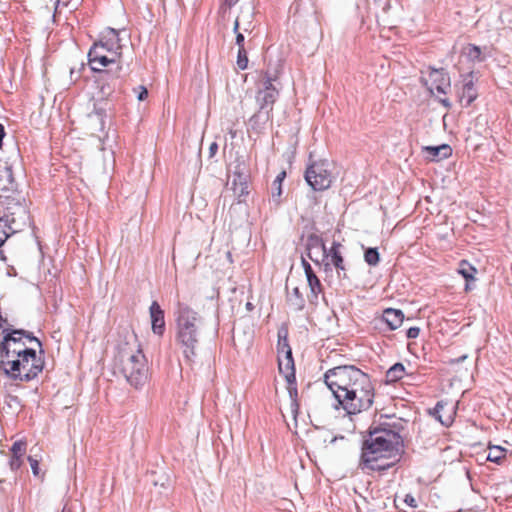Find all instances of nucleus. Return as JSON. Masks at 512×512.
<instances>
[{
    "mask_svg": "<svg viewBox=\"0 0 512 512\" xmlns=\"http://www.w3.org/2000/svg\"><path fill=\"white\" fill-rule=\"evenodd\" d=\"M324 382L348 416L369 410L375 398L370 376L355 365H339L327 370Z\"/></svg>",
    "mask_w": 512,
    "mask_h": 512,
    "instance_id": "1",
    "label": "nucleus"
},
{
    "mask_svg": "<svg viewBox=\"0 0 512 512\" xmlns=\"http://www.w3.org/2000/svg\"><path fill=\"white\" fill-rule=\"evenodd\" d=\"M175 343L188 363L194 362L201 344L204 317L191 306L177 302L174 310Z\"/></svg>",
    "mask_w": 512,
    "mask_h": 512,
    "instance_id": "2",
    "label": "nucleus"
},
{
    "mask_svg": "<svg viewBox=\"0 0 512 512\" xmlns=\"http://www.w3.org/2000/svg\"><path fill=\"white\" fill-rule=\"evenodd\" d=\"M403 443L401 436L390 429H375L362 445L361 462H372L375 456L400 457Z\"/></svg>",
    "mask_w": 512,
    "mask_h": 512,
    "instance_id": "3",
    "label": "nucleus"
},
{
    "mask_svg": "<svg viewBox=\"0 0 512 512\" xmlns=\"http://www.w3.org/2000/svg\"><path fill=\"white\" fill-rule=\"evenodd\" d=\"M121 374L136 389L142 388L148 379V366L140 348L136 351L122 349L117 357Z\"/></svg>",
    "mask_w": 512,
    "mask_h": 512,
    "instance_id": "4",
    "label": "nucleus"
},
{
    "mask_svg": "<svg viewBox=\"0 0 512 512\" xmlns=\"http://www.w3.org/2000/svg\"><path fill=\"white\" fill-rule=\"evenodd\" d=\"M5 375L10 379L21 382H29L35 379L42 372L44 363L37 356L34 349L12 360H6L0 364Z\"/></svg>",
    "mask_w": 512,
    "mask_h": 512,
    "instance_id": "5",
    "label": "nucleus"
},
{
    "mask_svg": "<svg viewBox=\"0 0 512 512\" xmlns=\"http://www.w3.org/2000/svg\"><path fill=\"white\" fill-rule=\"evenodd\" d=\"M97 49H90L88 52V61L91 70L99 72L100 76L98 81L103 82L101 91L103 94L109 95L116 88L120 87L121 81L119 80L120 66L116 67L115 71L103 70L102 67H106L108 64L116 62V56L108 57L107 55L97 54Z\"/></svg>",
    "mask_w": 512,
    "mask_h": 512,
    "instance_id": "6",
    "label": "nucleus"
},
{
    "mask_svg": "<svg viewBox=\"0 0 512 512\" xmlns=\"http://www.w3.org/2000/svg\"><path fill=\"white\" fill-rule=\"evenodd\" d=\"M332 163L326 159L315 161L305 171V180L314 191H324L330 188L334 181Z\"/></svg>",
    "mask_w": 512,
    "mask_h": 512,
    "instance_id": "7",
    "label": "nucleus"
},
{
    "mask_svg": "<svg viewBox=\"0 0 512 512\" xmlns=\"http://www.w3.org/2000/svg\"><path fill=\"white\" fill-rule=\"evenodd\" d=\"M3 339L0 342V364L6 360H12L16 357L27 353L30 348H27L25 343L20 339L17 334H24L23 329H3Z\"/></svg>",
    "mask_w": 512,
    "mask_h": 512,
    "instance_id": "8",
    "label": "nucleus"
},
{
    "mask_svg": "<svg viewBox=\"0 0 512 512\" xmlns=\"http://www.w3.org/2000/svg\"><path fill=\"white\" fill-rule=\"evenodd\" d=\"M231 185L234 191V194L238 197L239 202L242 197L248 195V179H249V170L246 165L245 159L243 156H238L235 159V162L231 166Z\"/></svg>",
    "mask_w": 512,
    "mask_h": 512,
    "instance_id": "9",
    "label": "nucleus"
},
{
    "mask_svg": "<svg viewBox=\"0 0 512 512\" xmlns=\"http://www.w3.org/2000/svg\"><path fill=\"white\" fill-rule=\"evenodd\" d=\"M274 78L266 74L263 80V88L256 94L258 108L273 111V105L278 98L279 92L273 85Z\"/></svg>",
    "mask_w": 512,
    "mask_h": 512,
    "instance_id": "10",
    "label": "nucleus"
},
{
    "mask_svg": "<svg viewBox=\"0 0 512 512\" xmlns=\"http://www.w3.org/2000/svg\"><path fill=\"white\" fill-rule=\"evenodd\" d=\"M424 85L431 93L436 91L440 94H446L451 86L449 74L443 68H430L429 77L424 80Z\"/></svg>",
    "mask_w": 512,
    "mask_h": 512,
    "instance_id": "11",
    "label": "nucleus"
},
{
    "mask_svg": "<svg viewBox=\"0 0 512 512\" xmlns=\"http://www.w3.org/2000/svg\"><path fill=\"white\" fill-rule=\"evenodd\" d=\"M307 256L313 262L319 264L320 258H328V250L323 242L321 236L317 234H310L306 239Z\"/></svg>",
    "mask_w": 512,
    "mask_h": 512,
    "instance_id": "12",
    "label": "nucleus"
},
{
    "mask_svg": "<svg viewBox=\"0 0 512 512\" xmlns=\"http://www.w3.org/2000/svg\"><path fill=\"white\" fill-rule=\"evenodd\" d=\"M110 109L109 102L105 100H98L94 103L93 110L88 114L91 123H95L99 131H104L107 110Z\"/></svg>",
    "mask_w": 512,
    "mask_h": 512,
    "instance_id": "13",
    "label": "nucleus"
},
{
    "mask_svg": "<svg viewBox=\"0 0 512 512\" xmlns=\"http://www.w3.org/2000/svg\"><path fill=\"white\" fill-rule=\"evenodd\" d=\"M302 266H303V269H304V272H305V275L307 278L308 286H309L310 292H311L310 302L316 303L317 299H318V295L322 292L321 282H320L319 278L316 276V274L314 273L309 262L307 260H305L304 258H302Z\"/></svg>",
    "mask_w": 512,
    "mask_h": 512,
    "instance_id": "14",
    "label": "nucleus"
},
{
    "mask_svg": "<svg viewBox=\"0 0 512 512\" xmlns=\"http://www.w3.org/2000/svg\"><path fill=\"white\" fill-rule=\"evenodd\" d=\"M100 45L104 46V49L111 53L113 56H117L119 54V50L121 48L119 33L113 28H107L101 36L99 42Z\"/></svg>",
    "mask_w": 512,
    "mask_h": 512,
    "instance_id": "15",
    "label": "nucleus"
},
{
    "mask_svg": "<svg viewBox=\"0 0 512 512\" xmlns=\"http://www.w3.org/2000/svg\"><path fill=\"white\" fill-rule=\"evenodd\" d=\"M149 312L153 333L162 336L165 331L164 311L157 301H153L149 308Z\"/></svg>",
    "mask_w": 512,
    "mask_h": 512,
    "instance_id": "16",
    "label": "nucleus"
},
{
    "mask_svg": "<svg viewBox=\"0 0 512 512\" xmlns=\"http://www.w3.org/2000/svg\"><path fill=\"white\" fill-rule=\"evenodd\" d=\"M278 366L280 373L284 374L288 384L296 383L294 360L292 357V350H287V355L278 356Z\"/></svg>",
    "mask_w": 512,
    "mask_h": 512,
    "instance_id": "17",
    "label": "nucleus"
},
{
    "mask_svg": "<svg viewBox=\"0 0 512 512\" xmlns=\"http://www.w3.org/2000/svg\"><path fill=\"white\" fill-rule=\"evenodd\" d=\"M399 457L396 459L390 456H375V460L373 463L371 462H361L363 469H369L372 471H385L391 468L397 461Z\"/></svg>",
    "mask_w": 512,
    "mask_h": 512,
    "instance_id": "18",
    "label": "nucleus"
},
{
    "mask_svg": "<svg viewBox=\"0 0 512 512\" xmlns=\"http://www.w3.org/2000/svg\"><path fill=\"white\" fill-rule=\"evenodd\" d=\"M476 98L477 92L474 86L472 73H469L464 79L460 101L465 107H468Z\"/></svg>",
    "mask_w": 512,
    "mask_h": 512,
    "instance_id": "19",
    "label": "nucleus"
},
{
    "mask_svg": "<svg viewBox=\"0 0 512 512\" xmlns=\"http://www.w3.org/2000/svg\"><path fill=\"white\" fill-rule=\"evenodd\" d=\"M271 114V111L258 108L257 112L249 119L251 129L257 133L262 131L265 125L271 120Z\"/></svg>",
    "mask_w": 512,
    "mask_h": 512,
    "instance_id": "20",
    "label": "nucleus"
},
{
    "mask_svg": "<svg viewBox=\"0 0 512 512\" xmlns=\"http://www.w3.org/2000/svg\"><path fill=\"white\" fill-rule=\"evenodd\" d=\"M382 320L387 324L390 330H396L402 325L404 314L399 309L388 308L384 310Z\"/></svg>",
    "mask_w": 512,
    "mask_h": 512,
    "instance_id": "21",
    "label": "nucleus"
},
{
    "mask_svg": "<svg viewBox=\"0 0 512 512\" xmlns=\"http://www.w3.org/2000/svg\"><path fill=\"white\" fill-rule=\"evenodd\" d=\"M428 157L433 161H439L451 156L452 148L447 144L439 146H427L424 148Z\"/></svg>",
    "mask_w": 512,
    "mask_h": 512,
    "instance_id": "22",
    "label": "nucleus"
},
{
    "mask_svg": "<svg viewBox=\"0 0 512 512\" xmlns=\"http://www.w3.org/2000/svg\"><path fill=\"white\" fill-rule=\"evenodd\" d=\"M14 189V178L11 166L0 165V191H11Z\"/></svg>",
    "mask_w": 512,
    "mask_h": 512,
    "instance_id": "23",
    "label": "nucleus"
},
{
    "mask_svg": "<svg viewBox=\"0 0 512 512\" xmlns=\"http://www.w3.org/2000/svg\"><path fill=\"white\" fill-rule=\"evenodd\" d=\"M287 303L296 312L304 309L305 299L298 287H294L291 292H287Z\"/></svg>",
    "mask_w": 512,
    "mask_h": 512,
    "instance_id": "24",
    "label": "nucleus"
},
{
    "mask_svg": "<svg viewBox=\"0 0 512 512\" xmlns=\"http://www.w3.org/2000/svg\"><path fill=\"white\" fill-rule=\"evenodd\" d=\"M341 244L334 241L332 243V246L330 248V250L328 251V257L331 258V262L332 264L335 266V268L339 271V270H342L344 271L345 270V267H344V259L339 251V248H340Z\"/></svg>",
    "mask_w": 512,
    "mask_h": 512,
    "instance_id": "25",
    "label": "nucleus"
},
{
    "mask_svg": "<svg viewBox=\"0 0 512 512\" xmlns=\"http://www.w3.org/2000/svg\"><path fill=\"white\" fill-rule=\"evenodd\" d=\"M14 219L11 221L9 218H0V247L5 243L8 237L14 234L17 230L12 226Z\"/></svg>",
    "mask_w": 512,
    "mask_h": 512,
    "instance_id": "26",
    "label": "nucleus"
},
{
    "mask_svg": "<svg viewBox=\"0 0 512 512\" xmlns=\"http://www.w3.org/2000/svg\"><path fill=\"white\" fill-rule=\"evenodd\" d=\"M253 14L251 11L250 5H247L245 10L242 9L241 15H239L237 18H241V25H242V31L245 33H251L254 29V24L250 20L252 18Z\"/></svg>",
    "mask_w": 512,
    "mask_h": 512,
    "instance_id": "27",
    "label": "nucleus"
},
{
    "mask_svg": "<svg viewBox=\"0 0 512 512\" xmlns=\"http://www.w3.org/2000/svg\"><path fill=\"white\" fill-rule=\"evenodd\" d=\"M462 54L471 62L483 61L481 49L476 45H466L462 50Z\"/></svg>",
    "mask_w": 512,
    "mask_h": 512,
    "instance_id": "28",
    "label": "nucleus"
},
{
    "mask_svg": "<svg viewBox=\"0 0 512 512\" xmlns=\"http://www.w3.org/2000/svg\"><path fill=\"white\" fill-rule=\"evenodd\" d=\"M405 374V367L402 363H395L386 372V379L388 382H395L403 378Z\"/></svg>",
    "mask_w": 512,
    "mask_h": 512,
    "instance_id": "29",
    "label": "nucleus"
},
{
    "mask_svg": "<svg viewBox=\"0 0 512 512\" xmlns=\"http://www.w3.org/2000/svg\"><path fill=\"white\" fill-rule=\"evenodd\" d=\"M277 348H278V354L279 356L283 355H287V350H291V347L288 343V338H287V331L286 330H279L278 331V345H277Z\"/></svg>",
    "mask_w": 512,
    "mask_h": 512,
    "instance_id": "30",
    "label": "nucleus"
},
{
    "mask_svg": "<svg viewBox=\"0 0 512 512\" xmlns=\"http://www.w3.org/2000/svg\"><path fill=\"white\" fill-rule=\"evenodd\" d=\"M364 260L370 266H376L380 262V254L377 248H367L364 253Z\"/></svg>",
    "mask_w": 512,
    "mask_h": 512,
    "instance_id": "31",
    "label": "nucleus"
},
{
    "mask_svg": "<svg viewBox=\"0 0 512 512\" xmlns=\"http://www.w3.org/2000/svg\"><path fill=\"white\" fill-rule=\"evenodd\" d=\"M458 273L463 276L466 280L474 279L476 269L470 265L467 261L462 260L459 263Z\"/></svg>",
    "mask_w": 512,
    "mask_h": 512,
    "instance_id": "32",
    "label": "nucleus"
},
{
    "mask_svg": "<svg viewBox=\"0 0 512 512\" xmlns=\"http://www.w3.org/2000/svg\"><path fill=\"white\" fill-rule=\"evenodd\" d=\"M505 457V449L500 446H493L489 448V452L487 455V460L500 463V461Z\"/></svg>",
    "mask_w": 512,
    "mask_h": 512,
    "instance_id": "33",
    "label": "nucleus"
},
{
    "mask_svg": "<svg viewBox=\"0 0 512 512\" xmlns=\"http://www.w3.org/2000/svg\"><path fill=\"white\" fill-rule=\"evenodd\" d=\"M237 67L240 70H245L248 67V55L245 48L238 49L237 53Z\"/></svg>",
    "mask_w": 512,
    "mask_h": 512,
    "instance_id": "34",
    "label": "nucleus"
},
{
    "mask_svg": "<svg viewBox=\"0 0 512 512\" xmlns=\"http://www.w3.org/2000/svg\"><path fill=\"white\" fill-rule=\"evenodd\" d=\"M26 451V442L23 440L15 441L11 447V452L13 456L22 457Z\"/></svg>",
    "mask_w": 512,
    "mask_h": 512,
    "instance_id": "35",
    "label": "nucleus"
},
{
    "mask_svg": "<svg viewBox=\"0 0 512 512\" xmlns=\"http://www.w3.org/2000/svg\"><path fill=\"white\" fill-rule=\"evenodd\" d=\"M282 195V185L272 183L271 201L278 206L280 204V197Z\"/></svg>",
    "mask_w": 512,
    "mask_h": 512,
    "instance_id": "36",
    "label": "nucleus"
},
{
    "mask_svg": "<svg viewBox=\"0 0 512 512\" xmlns=\"http://www.w3.org/2000/svg\"><path fill=\"white\" fill-rule=\"evenodd\" d=\"M442 409H443V405L440 402H438L436 404V406L434 407L433 415H435L437 417V419L441 422L442 425L448 427L451 424V420H450V418H448L445 421L441 419V416L439 415V412Z\"/></svg>",
    "mask_w": 512,
    "mask_h": 512,
    "instance_id": "37",
    "label": "nucleus"
},
{
    "mask_svg": "<svg viewBox=\"0 0 512 512\" xmlns=\"http://www.w3.org/2000/svg\"><path fill=\"white\" fill-rule=\"evenodd\" d=\"M23 332H24V334H17V336H20L21 340L24 337V338L28 339L29 341H35L39 347L42 346L41 341L38 338H36L31 332L26 331V330H23Z\"/></svg>",
    "mask_w": 512,
    "mask_h": 512,
    "instance_id": "38",
    "label": "nucleus"
},
{
    "mask_svg": "<svg viewBox=\"0 0 512 512\" xmlns=\"http://www.w3.org/2000/svg\"><path fill=\"white\" fill-rule=\"evenodd\" d=\"M28 461L30 463V466H31V469H32V473L35 476H38L39 475V462H38V460L33 458L32 456H29L28 457Z\"/></svg>",
    "mask_w": 512,
    "mask_h": 512,
    "instance_id": "39",
    "label": "nucleus"
},
{
    "mask_svg": "<svg viewBox=\"0 0 512 512\" xmlns=\"http://www.w3.org/2000/svg\"><path fill=\"white\" fill-rule=\"evenodd\" d=\"M22 457L20 456H13L12 455V458L10 460V467L12 470H17L21 467L22 465V460H21Z\"/></svg>",
    "mask_w": 512,
    "mask_h": 512,
    "instance_id": "40",
    "label": "nucleus"
},
{
    "mask_svg": "<svg viewBox=\"0 0 512 512\" xmlns=\"http://www.w3.org/2000/svg\"><path fill=\"white\" fill-rule=\"evenodd\" d=\"M419 333L420 329L418 327H410L406 332V336L409 339H415L419 336Z\"/></svg>",
    "mask_w": 512,
    "mask_h": 512,
    "instance_id": "41",
    "label": "nucleus"
},
{
    "mask_svg": "<svg viewBox=\"0 0 512 512\" xmlns=\"http://www.w3.org/2000/svg\"><path fill=\"white\" fill-rule=\"evenodd\" d=\"M404 502H405L408 506H410V507H412V508H416V507H417L416 499H415L412 495H410V494H407V495L405 496V498H404Z\"/></svg>",
    "mask_w": 512,
    "mask_h": 512,
    "instance_id": "42",
    "label": "nucleus"
},
{
    "mask_svg": "<svg viewBox=\"0 0 512 512\" xmlns=\"http://www.w3.org/2000/svg\"><path fill=\"white\" fill-rule=\"evenodd\" d=\"M244 33L245 32L237 33V35H236V45L238 46V49L245 48V46H244V41H245Z\"/></svg>",
    "mask_w": 512,
    "mask_h": 512,
    "instance_id": "43",
    "label": "nucleus"
},
{
    "mask_svg": "<svg viewBox=\"0 0 512 512\" xmlns=\"http://www.w3.org/2000/svg\"><path fill=\"white\" fill-rule=\"evenodd\" d=\"M233 32L235 33V35H237V33H243L242 25H241V18L235 19L234 25H233Z\"/></svg>",
    "mask_w": 512,
    "mask_h": 512,
    "instance_id": "44",
    "label": "nucleus"
},
{
    "mask_svg": "<svg viewBox=\"0 0 512 512\" xmlns=\"http://www.w3.org/2000/svg\"><path fill=\"white\" fill-rule=\"evenodd\" d=\"M286 177V172L285 171H281L275 178V180L273 181V184H278V185H282V182L284 181Z\"/></svg>",
    "mask_w": 512,
    "mask_h": 512,
    "instance_id": "45",
    "label": "nucleus"
},
{
    "mask_svg": "<svg viewBox=\"0 0 512 512\" xmlns=\"http://www.w3.org/2000/svg\"><path fill=\"white\" fill-rule=\"evenodd\" d=\"M218 151V144L216 142H212L209 146V157H214Z\"/></svg>",
    "mask_w": 512,
    "mask_h": 512,
    "instance_id": "46",
    "label": "nucleus"
},
{
    "mask_svg": "<svg viewBox=\"0 0 512 512\" xmlns=\"http://www.w3.org/2000/svg\"><path fill=\"white\" fill-rule=\"evenodd\" d=\"M288 392L292 399H294L297 396V388L296 383L295 384H288Z\"/></svg>",
    "mask_w": 512,
    "mask_h": 512,
    "instance_id": "47",
    "label": "nucleus"
},
{
    "mask_svg": "<svg viewBox=\"0 0 512 512\" xmlns=\"http://www.w3.org/2000/svg\"><path fill=\"white\" fill-rule=\"evenodd\" d=\"M90 49H97L99 55H107L106 53H108L105 49H104V46L103 45H100L98 43H95Z\"/></svg>",
    "mask_w": 512,
    "mask_h": 512,
    "instance_id": "48",
    "label": "nucleus"
},
{
    "mask_svg": "<svg viewBox=\"0 0 512 512\" xmlns=\"http://www.w3.org/2000/svg\"><path fill=\"white\" fill-rule=\"evenodd\" d=\"M140 88H141V91L139 92V94H138L137 98H138V100H139V101H143V100H145V99L147 98V96H148V91H147V89H146L145 87H143V86H141Z\"/></svg>",
    "mask_w": 512,
    "mask_h": 512,
    "instance_id": "49",
    "label": "nucleus"
},
{
    "mask_svg": "<svg viewBox=\"0 0 512 512\" xmlns=\"http://www.w3.org/2000/svg\"><path fill=\"white\" fill-rule=\"evenodd\" d=\"M467 358V355H462L456 359L451 360V363H461Z\"/></svg>",
    "mask_w": 512,
    "mask_h": 512,
    "instance_id": "50",
    "label": "nucleus"
},
{
    "mask_svg": "<svg viewBox=\"0 0 512 512\" xmlns=\"http://www.w3.org/2000/svg\"><path fill=\"white\" fill-rule=\"evenodd\" d=\"M440 103H441L442 105H444L446 108H450V107H451V103H450V101H449L447 98H445V99H440Z\"/></svg>",
    "mask_w": 512,
    "mask_h": 512,
    "instance_id": "51",
    "label": "nucleus"
},
{
    "mask_svg": "<svg viewBox=\"0 0 512 512\" xmlns=\"http://www.w3.org/2000/svg\"><path fill=\"white\" fill-rule=\"evenodd\" d=\"M239 0H226V3L231 7L233 6L235 3H237Z\"/></svg>",
    "mask_w": 512,
    "mask_h": 512,
    "instance_id": "52",
    "label": "nucleus"
},
{
    "mask_svg": "<svg viewBox=\"0 0 512 512\" xmlns=\"http://www.w3.org/2000/svg\"><path fill=\"white\" fill-rule=\"evenodd\" d=\"M229 134L231 135L232 138H235L236 137V132L233 131V130H230L229 131Z\"/></svg>",
    "mask_w": 512,
    "mask_h": 512,
    "instance_id": "53",
    "label": "nucleus"
},
{
    "mask_svg": "<svg viewBox=\"0 0 512 512\" xmlns=\"http://www.w3.org/2000/svg\"><path fill=\"white\" fill-rule=\"evenodd\" d=\"M247 308H251V303H247Z\"/></svg>",
    "mask_w": 512,
    "mask_h": 512,
    "instance_id": "54",
    "label": "nucleus"
}]
</instances>
